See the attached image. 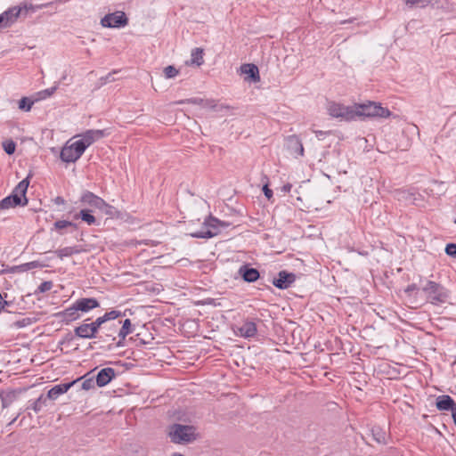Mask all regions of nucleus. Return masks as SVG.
<instances>
[{
    "mask_svg": "<svg viewBox=\"0 0 456 456\" xmlns=\"http://www.w3.org/2000/svg\"><path fill=\"white\" fill-rule=\"evenodd\" d=\"M52 4L53 3H47V4H39V5H33L31 4L24 3L23 4L19 5V7H22V12H28L29 11L35 12L37 10L47 7V6H49Z\"/></svg>",
    "mask_w": 456,
    "mask_h": 456,
    "instance_id": "473e14b6",
    "label": "nucleus"
},
{
    "mask_svg": "<svg viewBox=\"0 0 456 456\" xmlns=\"http://www.w3.org/2000/svg\"><path fill=\"white\" fill-rule=\"evenodd\" d=\"M43 266L44 265H41L38 261H32V262L25 263V264L12 267L11 273L27 272L28 270H31L34 268H39V267H43Z\"/></svg>",
    "mask_w": 456,
    "mask_h": 456,
    "instance_id": "b1692460",
    "label": "nucleus"
},
{
    "mask_svg": "<svg viewBox=\"0 0 456 456\" xmlns=\"http://www.w3.org/2000/svg\"><path fill=\"white\" fill-rule=\"evenodd\" d=\"M456 405L455 402L450 395H440L436 398V406L439 411H452Z\"/></svg>",
    "mask_w": 456,
    "mask_h": 456,
    "instance_id": "4be33fe9",
    "label": "nucleus"
},
{
    "mask_svg": "<svg viewBox=\"0 0 456 456\" xmlns=\"http://www.w3.org/2000/svg\"><path fill=\"white\" fill-rule=\"evenodd\" d=\"M163 72H164L165 77L167 79L174 78L179 74V70L172 65L166 67L164 69Z\"/></svg>",
    "mask_w": 456,
    "mask_h": 456,
    "instance_id": "e433bc0d",
    "label": "nucleus"
},
{
    "mask_svg": "<svg viewBox=\"0 0 456 456\" xmlns=\"http://www.w3.org/2000/svg\"><path fill=\"white\" fill-rule=\"evenodd\" d=\"M101 24L104 28H120L127 24V18L123 12H116L105 15L101 20Z\"/></svg>",
    "mask_w": 456,
    "mask_h": 456,
    "instance_id": "1a4fd4ad",
    "label": "nucleus"
},
{
    "mask_svg": "<svg viewBox=\"0 0 456 456\" xmlns=\"http://www.w3.org/2000/svg\"><path fill=\"white\" fill-rule=\"evenodd\" d=\"M241 73L248 76V79L252 82L260 80L258 68L255 64H243L240 67Z\"/></svg>",
    "mask_w": 456,
    "mask_h": 456,
    "instance_id": "412c9836",
    "label": "nucleus"
},
{
    "mask_svg": "<svg viewBox=\"0 0 456 456\" xmlns=\"http://www.w3.org/2000/svg\"><path fill=\"white\" fill-rule=\"evenodd\" d=\"M327 113L333 118H338L344 121L355 119L354 104L345 105L335 101H328L326 103Z\"/></svg>",
    "mask_w": 456,
    "mask_h": 456,
    "instance_id": "7ed1b4c3",
    "label": "nucleus"
},
{
    "mask_svg": "<svg viewBox=\"0 0 456 456\" xmlns=\"http://www.w3.org/2000/svg\"><path fill=\"white\" fill-rule=\"evenodd\" d=\"M91 210L88 209H82L79 214L75 216V218L80 217L84 222H86L87 224L91 225L94 224L96 220L95 217L90 214Z\"/></svg>",
    "mask_w": 456,
    "mask_h": 456,
    "instance_id": "c756f323",
    "label": "nucleus"
},
{
    "mask_svg": "<svg viewBox=\"0 0 456 456\" xmlns=\"http://www.w3.org/2000/svg\"><path fill=\"white\" fill-rule=\"evenodd\" d=\"M107 321H106V318L104 316V314L102 316H100L98 317L94 322H93V325L95 326V330L98 331L100 327L105 323Z\"/></svg>",
    "mask_w": 456,
    "mask_h": 456,
    "instance_id": "c03bdc74",
    "label": "nucleus"
},
{
    "mask_svg": "<svg viewBox=\"0 0 456 456\" xmlns=\"http://www.w3.org/2000/svg\"><path fill=\"white\" fill-rule=\"evenodd\" d=\"M87 376H88V374L77 379H79V381L83 380L81 387H82V389H84V390H90L94 387V377L87 378Z\"/></svg>",
    "mask_w": 456,
    "mask_h": 456,
    "instance_id": "72a5a7b5",
    "label": "nucleus"
},
{
    "mask_svg": "<svg viewBox=\"0 0 456 456\" xmlns=\"http://www.w3.org/2000/svg\"><path fill=\"white\" fill-rule=\"evenodd\" d=\"M66 78H67V74L65 73V74H63V76L61 77V80H66Z\"/></svg>",
    "mask_w": 456,
    "mask_h": 456,
    "instance_id": "864d4df0",
    "label": "nucleus"
},
{
    "mask_svg": "<svg viewBox=\"0 0 456 456\" xmlns=\"http://www.w3.org/2000/svg\"><path fill=\"white\" fill-rule=\"evenodd\" d=\"M404 3L409 8L425 7L430 3V0H404Z\"/></svg>",
    "mask_w": 456,
    "mask_h": 456,
    "instance_id": "f704fd0d",
    "label": "nucleus"
},
{
    "mask_svg": "<svg viewBox=\"0 0 456 456\" xmlns=\"http://www.w3.org/2000/svg\"><path fill=\"white\" fill-rule=\"evenodd\" d=\"M134 329L129 319H126L122 322V326L118 333V341L116 343L118 347H123L125 346V339L127 335L133 332Z\"/></svg>",
    "mask_w": 456,
    "mask_h": 456,
    "instance_id": "6ab92c4d",
    "label": "nucleus"
},
{
    "mask_svg": "<svg viewBox=\"0 0 456 456\" xmlns=\"http://www.w3.org/2000/svg\"><path fill=\"white\" fill-rule=\"evenodd\" d=\"M451 412L453 419V422L456 425V405L452 409Z\"/></svg>",
    "mask_w": 456,
    "mask_h": 456,
    "instance_id": "8fccbe9b",
    "label": "nucleus"
},
{
    "mask_svg": "<svg viewBox=\"0 0 456 456\" xmlns=\"http://www.w3.org/2000/svg\"><path fill=\"white\" fill-rule=\"evenodd\" d=\"M168 435L176 444L189 443L196 439V430L192 426L175 424L170 427Z\"/></svg>",
    "mask_w": 456,
    "mask_h": 456,
    "instance_id": "20e7f679",
    "label": "nucleus"
},
{
    "mask_svg": "<svg viewBox=\"0 0 456 456\" xmlns=\"http://www.w3.org/2000/svg\"><path fill=\"white\" fill-rule=\"evenodd\" d=\"M77 309L83 313H88L89 311L97 308L100 303L97 299L93 297H83L75 302Z\"/></svg>",
    "mask_w": 456,
    "mask_h": 456,
    "instance_id": "f3484780",
    "label": "nucleus"
},
{
    "mask_svg": "<svg viewBox=\"0 0 456 456\" xmlns=\"http://www.w3.org/2000/svg\"><path fill=\"white\" fill-rule=\"evenodd\" d=\"M45 399L43 397V395H40L32 404H31V409L35 411V412H39L43 407L45 406Z\"/></svg>",
    "mask_w": 456,
    "mask_h": 456,
    "instance_id": "58836bf2",
    "label": "nucleus"
},
{
    "mask_svg": "<svg viewBox=\"0 0 456 456\" xmlns=\"http://www.w3.org/2000/svg\"><path fill=\"white\" fill-rule=\"evenodd\" d=\"M263 191H264L265 196L268 200H270L273 197V191L271 189H269L267 184L264 185Z\"/></svg>",
    "mask_w": 456,
    "mask_h": 456,
    "instance_id": "a18cd8bd",
    "label": "nucleus"
},
{
    "mask_svg": "<svg viewBox=\"0 0 456 456\" xmlns=\"http://www.w3.org/2000/svg\"><path fill=\"white\" fill-rule=\"evenodd\" d=\"M34 322H35V319L34 318L25 317V318H22L20 320L16 321L13 323V327H15L17 329H21V328H25L27 326H29V325H31Z\"/></svg>",
    "mask_w": 456,
    "mask_h": 456,
    "instance_id": "c9c22d12",
    "label": "nucleus"
},
{
    "mask_svg": "<svg viewBox=\"0 0 456 456\" xmlns=\"http://www.w3.org/2000/svg\"><path fill=\"white\" fill-rule=\"evenodd\" d=\"M445 253L450 256L456 257V244H447L445 247Z\"/></svg>",
    "mask_w": 456,
    "mask_h": 456,
    "instance_id": "79ce46f5",
    "label": "nucleus"
},
{
    "mask_svg": "<svg viewBox=\"0 0 456 456\" xmlns=\"http://www.w3.org/2000/svg\"><path fill=\"white\" fill-rule=\"evenodd\" d=\"M108 133L106 130L90 129L86 130L81 134L75 136V138H77V141L82 146L83 150L86 151L90 145L103 138Z\"/></svg>",
    "mask_w": 456,
    "mask_h": 456,
    "instance_id": "6e6552de",
    "label": "nucleus"
},
{
    "mask_svg": "<svg viewBox=\"0 0 456 456\" xmlns=\"http://www.w3.org/2000/svg\"><path fill=\"white\" fill-rule=\"evenodd\" d=\"M145 244L151 245V246H156L157 242L151 240L150 242H146Z\"/></svg>",
    "mask_w": 456,
    "mask_h": 456,
    "instance_id": "603ef678",
    "label": "nucleus"
},
{
    "mask_svg": "<svg viewBox=\"0 0 456 456\" xmlns=\"http://www.w3.org/2000/svg\"><path fill=\"white\" fill-rule=\"evenodd\" d=\"M81 249L78 247H65L55 251V254L61 259L70 256L75 254H79Z\"/></svg>",
    "mask_w": 456,
    "mask_h": 456,
    "instance_id": "bb28decb",
    "label": "nucleus"
},
{
    "mask_svg": "<svg viewBox=\"0 0 456 456\" xmlns=\"http://www.w3.org/2000/svg\"><path fill=\"white\" fill-rule=\"evenodd\" d=\"M314 133L315 134L316 137L319 139V140H322V137L327 134V132L325 131H321V130H314Z\"/></svg>",
    "mask_w": 456,
    "mask_h": 456,
    "instance_id": "de8ad7c7",
    "label": "nucleus"
},
{
    "mask_svg": "<svg viewBox=\"0 0 456 456\" xmlns=\"http://www.w3.org/2000/svg\"><path fill=\"white\" fill-rule=\"evenodd\" d=\"M221 222L214 217H209L203 223L201 229L190 234L192 238H212L219 233Z\"/></svg>",
    "mask_w": 456,
    "mask_h": 456,
    "instance_id": "0eeeda50",
    "label": "nucleus"
},
{
    "mask_svg": "<svg viewBox=\"0 0 456 456\" xmlns=\"http://www.w3.org/2000/svg\"><path fill=\"white\" fill-rule=\"evenodd\" d=\"M97 332L95 326H94L92 322H83L74 330V333L77 337L86 339L94 338Z\"/></svg>",
    "mask_w": 456,
    "mask_h": 456,
    "instance_id": "f8f14e48",
    "label": "nucleus"
},
{
    "mask_svg": "<svg viewBox=\"0 0 456 456\" xmlns=\"http://www.w3.org/2000/svg\"><path fill=\"white\" fill-rule=\"evenodd\" d=\"M187 102H191V103H196V104H200L203 100L202 99H197V98H194V99H189V100H186ZM185 102V101H180V102H177L176 103L177 104H181V103H183Z\"/></svg>",
    "mask_w": 456,
    "mask_h": 456,
    "instance_id": "49530a36",
    "label": "nucleus"
},
{
    "mask_svg": "<svg viewBox=\"0 0 456 456\" xmlns=\"http://www.w3.org/2000/svg\"><path fill=\"white\" fill-rule=\"evenodd\" d=\"M85 152L82 146L76 140L68 141L61 151V159L66 163L76 162Z\"/></svg>",
    "mask_w": 456,
    "mask_h": 456,
    "instance_id": "423d86ee",
    "label": "nucleus"
},
{
    "mask_svg": "<svg viewBox=\"0 0 456 456\" xmlns=\"http://www.w3.org/2000/svg\"><path fill=\"white\" fill-rule=\"evenodd\" d=\"M53 288V283L52 281H44L42 282L39 287H38V291L39 292H46L48 290H50L51 289Z\"/></svg>",
    "mask_w": 456,
    "mask_h": 456,
    "instance_id": "37998d69",
    "label": "nucleus"
},
{
    "mask_svg": "<svg viewBox=\"0 0 456 456\" xmlns=\"http://www.w3.org/2000/svg\"><path fill=\"white\" fill-rule=\"evenodd\" d=\"M57 316L61 318V320L66 323L71 322L79 319L80 314L78 309H77V305L75 302L73 305L65 310L57 314Z\"/></svg>",
    "mask_w": 456,
    "mask_h": 456,
    "instance_id": "dca6fc26",
    "label": "nucleus"
},
{
    "mask_svg": "<svg viewBox=\"0 0 456 456\" xmlns=\"http://www.w3.org/2000/svg\"><path fill=\"white\" fill-rule=\"evenodd\" d=\"M53 202L56 204V205H63L65 204V200L61 197V196H58L56 197L54 200H53Z\"/></svg>",
    "mask_w": 456,
    "mask_h": 456,
    "instance_id": "09e8293b",
    "label": "nucleus"
},
{
    "mask_svg": "<svg viewBox=\"0 0 456 456\" xmlns=\"http://www.w3.org/2000/svg\"><path fill=\"white\" fill-rule=\"evenodd\" d=\"M115 375H116V372H115L114 369H112L110 367L104 368V369L101 370L98 372V374L96 375L95 382L98 387H104L112 380V379L115 377Z\"/></svg>",
    "mask_w": 456,
    "mask_h": 456,
    "instance_id": "2eb2a0df",
    "label": "nucleus"
},
{
    "mask_svg": "<svg viewBox=\"0 0 456 456\" xmlns=\"http://www.w3.org/2000/svg\"><path fill=\"white\" fill-rule=\"evenodd\" d=\"M239 273L242 276L243 280L248 282H254L259 278V273L255 268H248L243 265L240 268Z\"/></svg>",
    "mask_w": 456,
    "mask_h": 456,
    "instance_id": "5701e85b",
    "label": "nucleus"
},
{
    "mask_svg": "<svg viewBox=\"0 0 456 456\" xmlns=\"http://www.w3.org/2000/svg\"><path fill=\"white\" fill-rule=\"evenodd\" d=\"M59 84H60V82H56L53 86L37 92L35 96V101L45 100V99L49 98L50 96H52L55 93V91L58 89Z\"/></svg>",
    "mask_w": 456,
    "mask_h": 456,
    "instance_id": "a878e982",
    "label": "nucleus"
},
{
    "mask_svg": "<svg viewBox=\"0 0 456 456\" xmlns=\"http://www.w3.org/2000/svg\"><path fill=\"white\" fill-rule=\"evenodd\" d=\"M79 379H75L69 383L59 384L53 387L47 393V398L56 400L60 395L65 394L72 386H74Z\"/></svg>",
    "mask_w": 456,
    "mask_h": 456,
    "instance_id": "4468645a",
    "label": "nucleus"
},
{
    "mask_svg": "<svg viewBox=\"0 0 456 456\" xmlns=\"http://www.w3.org/2000/svg\"><path fill=\"white\" fill-rule=\"evenodd\" d=\"M122 315L121 312L112 310L110 312H107L104 314V316L106 318V321L115 320Z\"/></svg>",
    "mask_w": 456,
    "mask_h": 456,
    "instance_id": "a19ab883",
    "label": "nucleus"
},
{
    "mask_svg": "<svg viewBox=\"0 0 456 456\" xmlns=\"http://www.w3.org/2000/svg\"><path fill=\"white\" fill-rule=\"evenodd\" d=\"M68 227H73L76 229L77 224L70 221H67V220H58L53 224V228L52 230L54 229V230L60 232L62 229L68 228Z\"/></svg>",
    "mask_w": 456,
    "mask_h": 456,
    "instance_id": "7c9ffc66",
    "label": "nucleus"
},
{
    "mask_svg": "<svg viewBox=\"0 0 456 456\" xmlns=\"http://www.w3.org/2000/svg\"><path fill=\"white\" fill-rule=\"evenodd\" d=\"M34 102L27 97H23L19 102V108L25 111H29L32 108Z\"/></svg>",
    "mask_w": 456,
    "mask_h": 456,
    "instance_id": "4c0bfd02",
    "label": "nucleus"
},
{
    "mask_svg": "<svg viewBox=\"0 0 456 456\" xmlns=\"http://www.w3.org/2000/svg\"><path fill=\"white\" fill-rule=\"evenodd\" d=\"M291 187H292L291 184L287 183V184L283 185L282 191L285 192H289V191H290Z\"/></svg>",
    "mask_w": 456,
    "mask_h": 456,
    "instance_id": "3c124183",
    "label": "nucleus"
},
{
    "mask_svg": "<svg viewBox=\"0 0 456 456\" xmlns=\"http://www.w3.org/2000/svg\"><path fill=\"white\" fill-rule=\"evenodd\" d=\"M20 202L19 200H17V199H15V196H8V197H5L4 199H3L1 201H0V208H3V209H8L10 208H13V207H16V206H20Z\"/></svg>",
    "mask_w": 456,
    "mask_h": 456,
    "instance_id": "c85d7f7f",
    "label": "nucleus"
},
{
    "mask_svg": "<svg viewBox=\"0 0 456 456\" xmlns=\"http://www.w3.org/2000/svg\"><path fill=\"white\" fill-rule=\"evenodd\" d=\"M287 147L292 152L298 156H304V147L300 138L297 135H289L286 139Z\"/></svg>",
    "mask_w": 456,
    "mask_h": 456,
    "instance_id": "a211bd4d",
    "label": "nucleus"
},
{
    "mask_svg": "<svg viewBox=\"0 0 456 456\" xmlns=\"http://www.w3.org/2000/svg\"><path fill=\"white\" fill-rule=\"evenodd\" d=\"M373 438L379 444L386 441V432L379 427H374L371 429Z\"/></svg>",
    "mask_w": 456,
    "mask_h": 456,
    "instance_id": "2f4dec72",
    "label": "nucleus"
},
{
    "mask_svg": "<svg viewBox=\"0 0 456 456\" xmlns=\"http://www.w3.org/2000/svg\"><path fill=\"white\" fill-rule=\"evenodd\" d=\"M354 112L356 118H386L391 115L388 109L382 107L373 102H368L362 104H354Z\"/></svg>",
    "mask_w": 456,
    "mask_h": 456,
    "instance_id": "f03ea898",
    "label": "nucleus"
},
{
    "mask_svg": "<svg viewBox=\"0 0 456 456\" xmlns=\"http://www.w3.org/2000/svg\"><path fill=\"white\" fill-rule=\"evenodd\" d=\"M22 13V7L12 6L0 14V24L3 28H7L16 22Z\"/></svg>",
    "mask_w": 456,
    "mask_h": 456,
    "instance_id": "9d476101",
    "label": "nucleus"
},
{
    "mask_svg": "<svg viewBox=\"0 0 456 456\" xmlns=\"http://www.w3.org/2000/svg\"><path fill=\"white\" fill-rule=\"evenodd\" d=\"M256 326L253 322H245L239 329L237 334L242 338H249L256 334Z\"/></svg>",
    "mask_w": 456,
    "mask_h": 456,
    "instance_id": "aec40b11",
    "label": "nucleus"
},
{
    "mask_svg": "<svg viewBox=\"0 0 456 456\" xmlns=\"http://www.w3.org/2000/svg\"><path fill=\"white\" fill-rule=\"evenodd\" d=\"M3 148L7 154L11 155L15 151L16 145L13 141L9 140L3 143Z\"/></svg>",
    "mask_w": 456,
    "mask_h": 456,
    "instance_id": "ea45409f",
    "label": "nucleus"
},
{
    "mask_svg": "<svg viewBox=\"0 0 456 456\" xmlns=\"http://www.w3.org/2000/svg\"><path fill=\"white\" fill-rule=\"evenodd\" d=\"M80 202L85 205L91 207L92 208H95L104 213L105 215L111 216L113 213V208L109 205L101 197L95 195L94 193L85 191L81 197Z\"/></svg>",
    "mask_w": 456,
    "mask_h": 456,
    "instance_id": "39448f33",
    "label": "nucleus"
},
{
    "mask_svg": "<svg viewBox=\"0 0 456 456\" xmlns=\"http://www.w3.org/2000/svg\"><path fill=\"white\" fill-rule=\"evenodd\" d=\"M421 293L424 294L426 301L434 305L448 303L451 297L447 289L433 281H425L421 287Z\"/></svg>",
    "mask_w": 456,
    "mask_h": 456,
    "instance_id": "f257e3e1",
    "label": "nucleus"
},
{
    "mask_svg": "<svg viewBox=\"0 0 456 456\" xmlns=\"http://www.w3.org/2000/svg\"><path fill=\"white\" fill-rule=\"evenodd\" d=\"M204 62L203 59V49L194 48L191 53L190 64L201 66Z\"/></svg>",
    "mask_w": 456,
    "mask_h": 456,
    "instance_id": "393cba45",
    "label": "nucleus"
},
{
    "mask_svg": "<svg viewBox=\"0 0 456 456\" xmlns=\"http://www.w3.org/2000/svg\"><path fill=\"white\" fill-rule=\"evenodd\" d=\"M296 275L292 273H287L286 271H281L278 273V277L273 281V284L281 289H286L295 281Z\"/></svg>",
    "mask_w": 456,
    "mask_h": 456,
    "instance_id": "9b49d317",
    "label": "nucleus"
},
{
    "mask_svg": "<svg viewBox=\"0 0 456 456\" xmlns=\"http://www.w3.org/2000/svg\"><path fill=\"white\" fill-rule=\"evenodd\" d=\"M28 183L29 182L28 178L23 179L16 185L11 194L12 196H15V199H17V200H19L20 204H22V206H25L28 203L26 192L28 187Z\"/></svg>",
    "mask_w": 456,
    "mask_h": 456,
    "instance_id": "ddd939ff",
    "label": "nucleus"
},
{
    "mask_svg": "<svg viewBox=\"0 0 456 456\" xmlns=\"http://www.w3.org/2000/svg\"><path fill=\"white\" fill-rule=\"evenodd\" d=\"M405 294L411 297V303L417 302V298L419 294L421 293V289H419L416 284H411L404 289Z\"/></svg>",
    "mask_w": 456,
    "mask_h": 456,
    "instance_id": "cd10ccee",
    "label": "nucleus"
}]
</instances>
